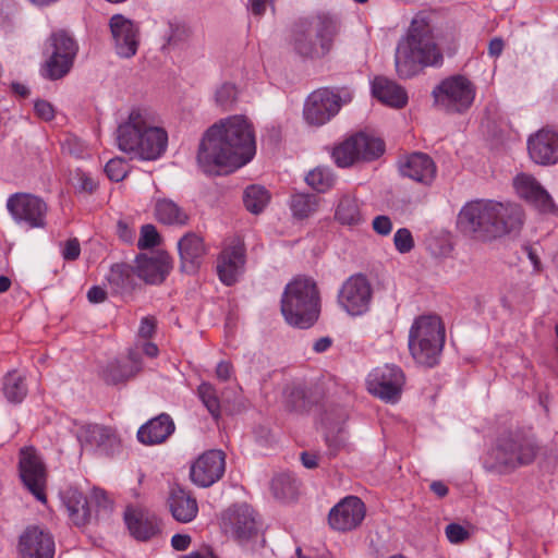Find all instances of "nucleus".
I'll return each instance as SVG.
<instances>
[{
	"label": "nucleus",
	"mask_w": 558,
	"mask_h": 558,
	"mask_svg": "<svg viewBox=\"0 0 558 558\" xmlns=\"http://www.w3.org/2000/svg\"><path fill=\"white\" fill-rule=\"evenodd\" d=\"M181 259L180 269L184 276H195L201 266L202 258L206 254L203 239L195 233H186L178 242Z\"/></svg>",
	"instance_id": "27"
},
{
	"label": "nucleus",
	"mask_w": 558,
	"mask_h": 558,
	"mask_svg": "<svg viewBox=\"0 0 558 558\" xmlns=\"http://www.w3.org/2000/svg\"><path fill=\"white\" fill-rule=\"evenodd\" d=\"M365 517V506L359 497L349 496L331 508L328 515L330 526L340 532L357 527Z\"/></svg>",
	"instance_id": "22"
},
{
	"label": "nucleus",
	"mask_w": 558,
	"mask_h": 558,
	"mask_svg": "<svg viewBox=\"0 0 558 558\" xmlns=\"http://www.w3.org/2000/svg\"><path fill=\"white\" fill-rule=\"evenodd\" d=\"M305 181L317 192H326L333 185L335 175L330 169L317 167L306 174Z\"/></svg>",
	"instance_id": "42"
},
{
	"label": "nucleus",
	"mask_w": 558,
	"mask_h": 558,
	"mask_svg": "<svg viewBox=\"0 0 558 558\" xmlns=\"http://www.w3.org/2000/svg\"><path fill=\"white\" fill-rule=\"evenodd\" d=\"M54 539L38 525H31L21 534L17 545L22 558H53Z\"/></svg>",
	"instance_id": "21"
},
{
	"label": "nucleus",
	"mask_w": 558,
	"mask_h": 558,
	"mask_svg": "<svg viewBox=\"0 0 558 558\" xmlns=\"http://www.w3.org/2000/svg\"><path fill=\"white\" fill-rule=\"evenodd\" d=\"M399 171L403 177L421 184L429 185L436 177L437 168L428 155L413 153L399 160Z\"/></svg>",
	"instance_id": "26"
},
{
	"label": "nucleus",
	"mask_w": 558,
	"mask_h": 558,
	"mask_svg": "<svg viewBox=\"0 0 558 558\" xmlns=\"http://www.w3.org/2000/svg\"><path fill=\"white\" fill-rule=\"evenodd\" d=\"M504 50V41L500 38H494L488 45V52L492 57H498Z\"/></svg>",
	"instance_id": "62"
},
{
	"label": "nucleus",
	"mask_w": 558,
	"mask_h": 558,
	"mask_svg": "<svg viewBox=\"0 0 558 558\" xmlns=\"http://www.w3.org/2000/svg\"><path fill=\"white\" fill-rule=\"evenodd\" d=\"M287 402L291 409H298L299 407L302 408L304 405V392L300 388L292 389L289 395Z\"/></svg>",
	"instance_id": "56"
},
{
	"label": "nucleus",
	"mask_w": 558,
	"mask_h": 558,
	"mask_svg": "<svg viewBox=\"0 0 558 558\" xmlns=\"http://www.w3.org/2000/svg\"><path fill=\"white\" fill-rule=\"evenodd\" d=\"M169 507L172 517L182 523L193 521L198 513L196 499L189 492L181 488L171 492Z\"/></svg>",
	"instance_id": "32"
},
{
	"label": "nucleus",
	"mask_w": 558,
	"mask_h": 558,
	"mask_svg": "<svg viewBox=\"0 0 558 558\" xmlns=\"http://www.w3.org/2000/svg\"><path fill=\"white\" fill-rule=\"evenodd\" d=\"M225 470V453L221 450H208L192 464L190 476L197 486L209 487L222 477Z\"/></svg>",
	"instance_id": "20"
},
{
	"label": "nucleus",
	"mask_w": 558,
	"mask_h": 558,
	"mask_svg": "<svg viewBox=\"0 0 558 558\" xmlns=\"http://www.w3.org/2000/svg\"><path fill=\"white\" fill-rule=\"evenodd\" d=\"M47 51L49 56L41 68V75L56 81L71 71L78 52V44L69 32L59 29L49 36Z\"/></svg>",
	"instance_id": "9"
},
{
	"label": "nucleus",
	"mask_w": 558,
	"mask_h": 558,
	"mask_svg": "<svg viewBox=\"0 0 558 558\" xmlns=\"http://www.w3.org/2000/svg\"><path fill=\"white\" fill-rule=\"evenodd\" d=\"M97 187L96 182L86 173L78 174V189L80 191L93 193Z\"/></svg>",
	"instance_id": "59"
},
{
	"label": "nucleus",
	"mask_w": 558,
	"mask_h": 558,
	"mask_svg": "<svg viewBox=\"0 0 558 558\" xmlns=\"http://www.w3.org/2000/svg\"><path fill=\"white\" fill-rule=\"evenodd\" d=\"M280 310L288 325L300 329L312 327L320 313L315 281H289L281 296Z\"/></svg>",
	"instance_id": "5"
},
{
	"label": "nucleus",
	"mask_w": 558,
	"mask_h": 558,
	"mask_svg": "<svg viewBox=\"0 0 558 558\" xmlns=\"http://www.w3.org/2000/svg\"><path fill=\"white\" fill-rule=\"evenodd\" d=\"M351 100L349 95L342 98L329 88H319L308 95L304 102V120L314 126L329 122L339 111L342 104Z\"/></svg>",
	"instance_id": "14"
},
{
	"label": "nucleus",
	"mask_w": 558,
	"mask_h": 558,
	"mask_svg": "<svg viewBox=\"0 0 558 558\" xmlns=\"http://www.w3.org/2000/svg\"><path fill=\"white\" fill-rule=\"evenodd\" d=\"M523 225L521 207L511 202L475 199L462 206L458 214V229L477 241H492L517 231Z\"/></svg>",
	"instance_id": "2"
},
{
	"label": "nucleus",
	"mask_w": 558,
	"mask_h": 558,
	"mask_svg": "<svg viewBox=\"0 0 558 558\" xmlns=\"http://www.w3.org/2000/svg\"><path fill=\"white\" fill-rule=\"evenodd\" d=\"M301 461L306 469H315L318 465V456L304 451L301 453Z\"/></svg>",
	"instance_id": "60"
},
{
	"label": "nucleus",
	"mask_w": 558,
	"mask_h": 558,
	"mask_svg": "<svg viewBox=\"0 0 558 558\" xmlns=\"http://www.w3.org/2000/svg\"><path fill=\"white\" fill-rule=\"evenodd\" d=\"M233 374V366L230 362L221 361L216 367V377L221 381H227Z\"/></svg>",
	"instance_id": "54"
},
{
	"label": "nucleus",
	"mask_w": 558,
	"mask_h": 558,
	"mask_svg": "<svg viewBox=\"0 0 558 558\" xmlns=\"http://www.w3.org/2000/svg\"><path fill=\"white\" fill-rule=\"evenodd\" d=\"M530 158L537 165L558 163V132L542 129L527 140Z\"/></svg>",
	"instance_id": "25"
},
{
	"label": "nucleus",
	"mask_w": 558,
	"mask_h": 558,
	"mask_svg": "<svg viewBox=\"0 0 558 558\" xmlns=\"http://www.w3.org/2000/svg\"><path fill=\"white\" fill-rule=\"evenodd\" d=\"M404 381V374L399 366L385 364L367 375L366 387L371 395L385 402L396 403L401 397Z\"/></svg>",
	"instance_id": "15"
},
{
	"label": "nucleus",
	"mask_w": 558,
	"mask_h": 558,
	"mask_svg": "<svg viewBox=\"0 0 558 558\" xmlns=\"http://www.w3.org/2000/svg\"><path fill=\"white\" fill-rule=\"evenodd\" d=\"M109 27L114 50L122 58L135 56L140 45V27L122 14H114L109 20Z\"/></svg>",
	"instance_id": "19"
},
{
	"label": "nucleus",
	"mask_w": 558,
	"mask_h": 558,
	"mask_svg": "<svg viewBox=\"0 0 558 558\" xmlns=\"http://www.w3.org/2000/svg\"><path fill=\"white\" fill-rule=\"evenodd\" d=\"M214 98L216 105L221 109H231L238 98L236 86L232 83H222L216 88Z\"/></svg>",
	"instance_id": "43"
},
{
	"label": "nucleus",
	"mask_w": 558,
	"mask_h": 558,
	"mask_svg": "<svg viewBox=\"0 0 558 558\" xmlns=\"http://www.w3.org/2000/svg\"><path fill=\"white\" fill-rule=\"evenodd\" d=\"M221 529L226 534L244 544L258 536L262 524L255 510L246 504H241L228 508L222 513Z\"/></svg>",
	"instance_id": "13"
},
{
	"label": "nucleus",
	"mask_w": 558,
	"mask_h": 558,
	"mask_svg": "<svg viewBox=\"0 0 558 558\" xmlns=\"http://www.w3.org/2000/svg\"><path fill=\"white\" fill-rule=\"evenodd\" d=\"M270 199L268 191L259 185L246 187L243 195L245 208L252 214H259L264 210Z\"/></svg>",
	"instance_id": "38"
},
{
	"label": "nucleus",
	"mask_w": 558,
	"mask_h": 558,
	"mask_svg": "<svg viewBox=\"0 0 558 558\" xmlns=\"http://www.w3.org/2000/svg\"><path fill=\"white\" fill-rule=\"evenodd\" d=\"M107 298V290L104 286H93L87 292V299L90 303H101Z\"/></svg>",
	"instance_id": "55"
},
{
	"label": "nucleus",
	"mask_w": 558,
	"mask_h": 558,
	"mask_svg": "<svg viewBox=\"0 0 558 558\" xmlns=\"http://www.w3.org/2000/svg\"><path fill=\"white\" fill-rule=\"evenodd\" d=\"M105 172L110 180L120 182L126 177L129 172V165L124 158L114 157L106 163Z\"/></svg>",
	"instance_id": "46"
},
{
	"label": "nucleus",
	"mask_w": 558,
	"mask_h": 558,
	"mask_svg": "<svg viewBox=\"0 0 558 558\" xmlns=\"http://www.w3.org/2000/svg\"><path fill=\"white\" fill-rule=\"evenodd\" d=\"M319 199L313 194H295L291 198L290 208L298 219H305L318 208Z\"/></svg>",
	"instance_id": "39"
},
{
	"label": "nucleus",
	"mask_w": 558,
	"mask_h": 558,
	"mask_svg": "<svg viewBox=\"0 0 558 558\" xmlns=\"http://www.w3.org/2000/svg\"><path fill=\"white\" fill-rule=\"evenodd\" d=\"M256 154L254 129L243 116H231L213 124L203 135L197 160L205 172L216 168L238 169Z\"/></svg>",
	"instance_id": "1"
},
{
	"label": "nucleus",
	"mask_w": 558,
	"mask_h": 558,
	"mask_svg": "<svg viewBox=\"0 0 558 558\" xmlns=\"http://www.w3.org/2000/svg\"><path fill=\"white\" fill-rule=\"evenodd\" d=\"M430 490L437 495L439 498H442L445 496H447L448 494V487L447 485L441 482V481H434L432 484H430Z\"/></svg>",
	"instance_id": "63"
},
{
	"label": "nucleus",
	"mask_w": 558,
	"mask_h": 558,
	"mask_svg": "<svg viewBox=\"0 0 558 558\" xmlns=\"http://www.w3.org/2000/svg\"><path fill=\"white\" fill-rule=\"evenodd\" d=\"M142 349L143 352L149 357H156L159 353L158 347L153 342H145Z\"/></svg>",
	"instance_id": "64"
},
{
	"label": "nucleus",
	"mask_w": 558,
	"mask_h": 558,
	"mask_svg": "<svg viewBox=\"0 0 558 558\" xmlns=\"http://www.w3.org/2000/svg\"><path fill=\"white\" fill-rule=\"evenodd\" d=\"M7 209L17 225L29 229H44L47 226L48 205L29 193H15L7 199Z\"/></svg>",
	"instance_id": "12"
},
{
	"label": "nucleus",
	"mask_w": 558,
	"mask_h": 558,
	"mask_svg": "<svg viewBox=\"0 0 558 558\" xmlns=\"http://www.w3.org/2000/svg\"><path fill=\"white\" fill-rule=\"evenodd\" d=\"M89 504H95L98 509H109L111 502L105 490L100 488H94L89 496Z\"/></svg>",
	"instance_id": "52"
},
{
	"label": "nucleus",
	"mask_w": 558,
	"mask_h": 558,
	"mask_svg": "<svg viewBox=\"0 0 558 558\" xmlns=\"http://www.w3.org/2000/svg\"><path fill=\"white\" fill-rule=\"evenodd\" d=\"M335 219L343 226H357L363 221L360 204L355 196L343 195L339 199Z\"/></svg>",
	"instance_id": "35"
},
{
	"label": "nucleus",
	"mask_w": 558,
	"mask_h": 558,
	"mask_svg": "<svg viewBox=\"0 0 558 558\" xmlns=\"http://www.w3.org/2000/svg\"><path fill=\"white\" fill-rule=\"evenodd\" d=\"M372 93L380 102L392 108H403L408 104L405 89L384 76L374 78L372 82Z\"/></svg>",
	"instance_id": "30"
},
{
	"label": "nucleus",
	"mask_w": 558,
	"mask_h": 558,
	"mask_svg": "<svg viewBox=\"0 0 558 558\" xmlns=\"http://www.w3.org/2000/svg\"><path fill=\"white\" fill-rule=\"evenodd\" d=\"M513 186L517 194L532 204L542 213L553 214L557 211V207L546 190L537 182V180L526 173H520L513 179Z\"/></svg>",
	"instance_id": "24"
},
{
	"label": "nucleus",
	"mask_w": 558,
	"mask_h": 558,
	"mask_svg": "<svg viewBox=\"0 0 558 558\" xmlns=\"http://www.w3.org/2000/svg\"><path fill=\"white\" fill-rule=\"evenodd\" d=\"M3 393L8 401L13 403L21 402L27 393L24 376L17 372L8 373L3 381Z\"/></svg>",
	"instance_id": "37"
},
{
	"label": "nucleus",
	"mask_w": 558,
	"mask_h": 558,
	"mask_svg": "<svg viewBox=\"0 0 558 558\" xmlns=\"http://www.w3.org/2000/svg\"><path fill=\"white\" fill-rule=\"evenodd\" d=\"M271 488L277 498L286 499L295 493V481L290 475H278L271 482Z\"/></svg>",
	"instance_id": "44"
},
{
	"label": "nucleus",
	"mask_w": 558,
	"mask_h": 558,
	"mask_svg": "<svg viewBox=\"0 0 558 558\" xmlns=\"http://www.w3.org/2000/svg\"><path fill=\"white\" fill-rule=\"evenodd\" d=\"M154 216L158 222L166 226H184L189 221L186 211L174 201L166 197L155 199Z\"/></svg>",
	"instance_id": "33"
},
{
	"label": "nucleus",
	"mask_w": 558,
	"mask_h": 558,
	"mask_svg": "<svg viewBox=\"0 0 558 558\" xmlns=\"http://www.w3.org/2000/svg\"><path fill=\"white\" fill-rule=\"evenodd\" d=\"M373 230L383 236H387L392 231V221L386 215L376 216L372 222Z\"/></svg>",
	"instance_id": "51"
},
{
	"label": "nucleus",
	"mask_w": 558,
	"mask_h": 558,
	"mask_svg": "<svg viewBox=\"0 0 558 558\" xmlns=\"http://www.w3.org/2000/svg\"><path fill=\"white\" fill-rule=\"evenodd\" d=\"M446 536L452 544H459L469 538V532L460 524L450 523L446 526Z\"/></svg>",
	"instance_id": "48"
},
{
	"label": "nucleus",
	"mask_w": 558,
	"mask_h": 558,
	"mask_svg": "<svg viewBox=\"0 0 558 558\" xmlns=\"http://www.w3.org/2000/svg\"><path fill=\"white\" fill-rule=\"evenodd\" d=\"M275 0H250V10L254 15H263L266 11L267 5H271L274 9Z\"/></svg>",
	"instance_id": "57"
},
{
	"label": "nucleus",
	"mask_w": 558,
	"mask_h": 558,
	"mask_svg": "<svg viewBox=\"0 0 558 558\" xmlns=\"http://www.w3.org/2000/svg\"><path fill=\"white\" fill-rule=\"evenodd\" d=\"M138 371L140 367L136 365H126L114 361L104 369L102 377L107 384L117 385L132 378Z\"/></svg>",
	"instance_id": "40"
},
{
	"label": "nucleus",
	"mask_w": 558,
	"mask_h": 558,
	"mask_svg": "<svg viewBox=\"0 0 558 558\" xmlns=\"http://www.w3.org/2000/svg\"><path fill=\"white\" fill-rule=\"evenodd\" d=\"M117 267L121 268V274L128 278L135 275L140 279H165L173 269V259L167 252L158 251L150 256H138L135 259V267L128 265Z\"/></svg>",
	"instance_id": "17"
},
{
	"label": "nucleus",
	"mask_w": 558,
	"mask_h": 558,
	"mask_svg": "<svg viewBox=\"0 0 558 558\" xmlns=\"http://www.w3.org/2000/svg\"><path fill=\"white\" fill-rule=\"evenodd\" d=\"M173 432L172 418L163 413L141 426L137 438L145 445H155L165 441Z\"/></svg>",
	"instance_id": "31"
},
{
	"label": "nucleus",
	"mask_w": 558,
	"mask_h": 558,
	"mask_svg": "<svg viewBox=\"0 0 558 558\" xmlns=\"http://www.w3.org/2000/svg\"><path fill=\"white\" fill-rule=\"evenodd\" d=\"M337 32V24L330 16H312L295 24L291 45L303 59H320L330 52Z\"/></svg>",
	"instance_id": "6"
},
{
	"label": "nucleus",
	"mask_w": 558,
	"mask_h": 558,
	"mask_svg": "<svg viewBox=\"0 0 558 558\" xmlns=\"http://www.w3.org/2000/svg\"><path fill=\"white\" fill-rule=\"evenodd\" d=\"M124 521L131 535L137 541H148L161 531L158 518L143 509L128 508Z\"/></svg>",
	"instance_id": "28"
},
{
	"label": "nucleus",
	"mask_w": 558,
	"mask_h": 558,
	"mask_svg": "<svg viewBox=\"0 0 558 558\" xmlns=\"http://www.w3.org/2000/svg\"><path fill=\"white\" fill-rule=\"evenodd\" d=\"M197 395L210 415L218 420L221 415V404L217 389L210 383H202L197 388Z\"/></svg>",
	"instance_id": "41"
},
{
	"label": "nucleus",
	"mask_w": 558,
	"mask_h": 558,
	"mask_svg": "<svg viewBox=\"0 0 558 558\" xmlns=\"http://www.w3.org/2000/svg\"><path fill=\"white\" fill-rule=\"evenodd\" d=\"M61 255L65 260H75L81 254V245L77 239H70L60 244Z\"/></svg>",
	"instance_id": "49"
},
{
	"label": "nucleus",
	"mask_w": 558,
	"mask_h": 558,
	"mask_svg": "<svg viewBox=\"0 0 558 558\" xmlns=\"http://www.w3.org/2000/svg\"><path fill=\"white\" fill-rule=\"evenodd\" d=\"M475 86L465 76L451 75L437 84L433 92L434 106L447 113H463L469 110L475 98Z\"/></svg>",
	"instance_id": "8"
},
{
	"label": "nucleus",
	"mask_w": 558,
	"mask_h": 558,
	"mask_svg": "<svg viewBox=\"0 0 558 558\" xmlns=\"http://www.w3.org/2000/svg\"><path fill=\"white\" fill-rule=\"evenodd\" d=\"M537 451V446L531 438L510 434L498 440L493 456L498 468L510 471L532 463Z\"/></svg>",
	"instance_id": "10"
},
{
	"label": "nucleus",
	"mask_w": 558,
	"mask_h": 558,
	"mask_svg": "<svg viewBox=\"0 0 558 558\" xmlns=\"http://www.w3.org/2000/svg\"><path fill=\"white\" fill-rule=\"evenodd\" d=\"M64 505L66 507L71 521L83 526L87 524L92 518V510L87 498L76 489H70L65 493Z\"/></svg>",
	"instance_id": "34"
},
{
	"label": "nucleus",
	"mask_w": 558,
	"mask_h": 558,
	"mask_svg": "<svg viewBox=\"0 0 558 558\" xmlns=\"http://www.w3.org/2000/svg\"><path fill=\"white\" fill-rule=\"evenodd\" d=\"M372 289L368 281H344L339 294L340 306L352 316H360L369 308Z\"/></svg>",
	"instance_id": "23"
},
{
	"label": "nucleus",
	"mask_w": 558,
	"mask_h": 558,
	"mask_svg": "<svg viewBox=\"0 0 558 558\" xmlns=\"http://www.w3.org/2000/svg\"><path fill=\"white\" fill-rule=\"evenodd\" d=\"M192 37V31L184 22L172 20L168 22L167 31L163 34L165 44L162 49H175L186 45Z\"/></svg>",
	"instance_id": "36"
},
{
	"label": "nucleus",
	"mask_w": 558,
	"mask_h": 558,
	"mask_svg": "<svg viewBox=\"0 0 558 558\" xmlns=\"http://www.w3.org/2000/svg\"><path fill=\"white\" fill-rule=\"evenodd\" d=\"M191 544V536L187 534H174L171 538V546L175 550H185Z\"/></svg>",
	"instance_id": "58"
},
{
	"label": "nucleus",
	"mask_w": 558,
	"mask_h": 558,
	"mask_svg": "<svg viewBox=\"0 0 558 558\" xmlns=\"http://www.w3.org/2000/svg\"><path fill=\"white\" fill-rule=\"evenodd\" d=\"M385 151V144L380 138L357 133L335 147L332 158L335 162L347 168L359 161H371Z\"/></svg>",
	"instance_id": "11"
},
{
	"label": "nucleus",
	"mask_w": 558,
	"mask_h": 558,
	"mask_svg": "<svg viewBox=\"0 0 558 558\" xmlns=\"http://www.w3.org/2000/svg\"><path fill=\"white\" fill-rule=\"evenodd\" d=\"M157 320L154 316H145L141 319L137 336L142 339H150L156 332Z\"/></svg>",
	"instance_id": "50"
},
{
	"label": "nucleus",
	"mask_w": 558,
	"mask_h": 558,
	"mask_svg": "<svg viewBox=\"0 0 558 558\" xmlns=\"http://www.w3.org/2000/svg\"><path fill=\"white\" fill-rule=\"evenodd\" d=\"M393 244L399 253H409L414 247V240L410 230L407 228L398 229L393 235Z\"/></svg>",
	"instance_id": "47"
},
{
	"label": "nucleus",
	"mask_w": 558,
	"mask_h": 558,
	"mask_svg": "<svg viewBox=\"0 0 558 558\" xmlns=\"http://www.w3.org/2000/svg\"><path fill=\"white\" fill-rule=\"evenodd\" d=\"M19 472L29 493L40 502H46V468L33 447H24L20 450Z\"/></svg>",
	"instance_id": "16"
},
{
	"label": "nucleus",
	"mask_w": 558,
	"mask_h": 558,
	"mask_svg": "<svg viewBox=\"0 0 558 558\" xmlns=\"http://www.w3.org/2000/svg\"><path fill=\"white\" fill-rule=\"evenodd\" d=\"M245 268V248L236 241L218 256L216 270L219 279H234L242 276Z\"/></svg>",
	"instance_id": "29"
},
{
	"label": "nucleus",
	"mask_w": 558,
	"mask_h": 558,
	"mask_svg": "<svg viewBox=\"0 0 558 558\" xmlns=\"http://www.w3.org/2000/svg\"><path fill=\"white\" fill-rule=\"evenodd\" d=\"M442 63L444 54L435 43L427 22L423 17H415L397 45L395 66L398 76L411 78L424 68H438Z\"/></svg>",
	"instance_id": "4"
},
{
	"label": "nucleus",
	"mask_w": 558,
	"mask_h": 558,
	"mask_svg": "<svg viewBox=\"0 0 558 558\" xmlns=\"http://www.w3.org/2000/svg\"><path fill=\"white\" fill-rule=\"evenodd\" d=\"M118 148L132 159L156 160L167 149L168 134L156 124L155 114L146 108H133L116 131Z\"/></svg>",
	"instance_id": "3"
},
{
	"label": "nucleus",
	"mask_w": 558,
	"mask_h": 558,
	"mask_svg": "<svg viewBox=\"0 0 558 558\" xmlns=\"http://www.w3.org/2000/svg\"><path fill=\"white\" fill-rule=\"evenodd\" d=\"M34 109L36 114L45 121H50L54 118V109L52 105L46 100H37Z\"/></svg>",
	"instance_id": "53"
},
{
	"label": "nucleus",
	"mask_w": 558,
	"mask_h": 558,
	"mask_svg": "<svg viewBox=\"0 0 558 558\" xmlns=\"http://www.w3.org/2000/svg\"><path fill=\"white\" fill-rule=\"evenodd\" d=\"M160 235L154 225L142 226L137 247L140 250L153 248L160 244Z\"/></svg>",
	"instance_id": "45"
},
{
	"label": "nucleus",
	"mask_w": 558,
	"mask_h": 558,
	"mask_svg": "<svg viewBox=\"0 0 558 558\" xmlns=\"http://www.w3.org/2000/svg\"><path fill=\"white\" fill-rule=\"evenodd\" d=\"M332 344V339L330 337H322L317 339L313 344V350L316 353L326 352Z\"/></svg>",
	"instance_id": "61"
},
{
	"label": "nucleus",
	"mask_w": 558,
	"mask_h": 558,
	"mask_svg": "<svg viewBox=\"0 0 558 558\" xmlns=\"http://www.w3.org/2000/svg\"><path fill=\"white\" fill-rule=\"evenodd\" d=\"M77 438L82 449L101 456H113L120 449V439L109 427L88 424L81 427Z\"/></svg>",
	"instance_id": "18"
},
{
	"label": "nucleus",
	"mask_w": 558,
	"mask_h": 558,
	"mask_svg": "<svg viewBox=\"0 0 558 558\" xmlns=\"http://www.w3.org/2000/svg\"><path fill=\"white\" fill-rule=\"evenodd\" d=\"M445 328L436 315H422L413 320L409 331V350L414 361L433 367L440 359L445 344Z\"/></svg>",
	"instance_id": "7"
}]
</instances>
